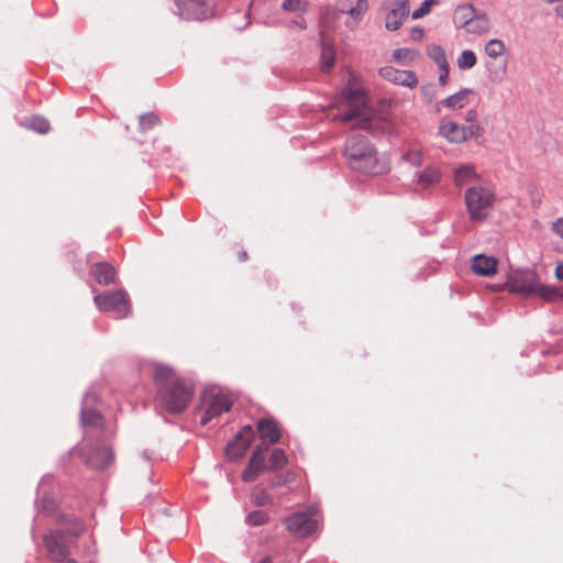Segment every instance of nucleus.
Returning <instances> with one entry per match:
<instances>
[{
  "mask_svg": "<svg viewBox=\"0 0 563 563\" xmlns=\"http://www.w3.org/2000/svg\"><path fill=\"white\" fill-rule=\"evenodd\" d=\"M153 380L157 406L173 415L181 413L187 409L195 394L192 379L178 375L168 365L156 364Z\"/></svg>",
  "mask_w": 563,
  "mask_h": 563,
  "instance_id": "1",
  "label": "nucleus"
},
{
  "mask_svg": "<svg viewBox=\"0 0 563 563\" xmlns=\"http://www.w3.org/2000/svg\"><path fill=\"white\" fill-rule=\"evenodd\" d=\"M344 156L352 169L367 175H380L388 169L367 137L361 134H354L346 140Z\"/></svg>",
  "mask_w": 563,
  "mask_h": 563,
  "instance_id": "2",
  "label": "nucleus"
},
{
  "mask_svg": "<svg viewBox=\"0 0 563 563\" xmlns=\"http://www.w3.org/2000/svg\"><path fill=\"white\" fill-rule=\"evenodd\" d=\"M344 100L347 110L340 114L343 122H354L353 128L376 133L383 121L373 114L372 110L366 106V97L361 89H349L344 92Z\"/></svg>",
  "mask_w": 563,
  "mask_h": 563,
  "instance_id": "3",
  "label": "nucleus"
},
{
  "mask_svg": "<svg viewBox=\"0 0 563 563\" xmlns=\"http://www.w3.org/2000/svg\"><path fill=\"white\" fill-rule=\"evenodd\" d=\"M464 201L472 222H482L495 202V192L485 186H472L465 190Z\"/></svg>",
  "mask_w": 563,
  "mask_h": 563,
  "instance_id": "4",
  "label": "nucleus"
},
{
  "mask_svg": "<svg viewBox=\"0 0 563 563\" xmlns=\"http://www.w3.org/2000/svg\"><path fill=\"white\" fill-rule=\"evenodd\" d=\"M232 406L233 400L228 395L214 389L205 390L201 394V408L203 410V415L200 418V424L207 426L223 412L230 411Z\"/></svg>",
  "mask_w": 563,
  "mask_h": 563,
  "instance_id": "5",
  "label": "nucleus"
},
{
  "mask_svg": "<svg viewBox=\"0 0 563 563\" xmlns=\"http://www.w3.org/2000/svg\"><path fill=\"white\" fill-rule=\"evenodd\" d=\"M316 515V508L309 507L305 511H297L286 517L284 523L286 529L296 538H308L312 536L318 529V523L314 518Z\"/></svg>",
  "mask_w": 563,
  "mask_h": 563,
  "instance_id": "6",
  "label": "nucleus"
},
{
  "mask_svg": "<svg viewBox=\"0 0 563 563\" xmlns=\"http://www.w3.org/2000/svg\"><path fill=\"white\" fill-rule=\"evenodd\" d=\"M483 128L478 123L461 125L451 120H442L439 124V134L450 143L460 144L472 139H478L483 134Z\"/></svg>",
  "mask_w": 563,
  "mask_h": 563,
  "instance_id": "7",
  "label": "nucleus"
},
{
  "mask_svg": "<svg viewBox=\"0 0 563 563\" xmlns=\"http://www.w3.org/2000/svg\"><path fill=\"white\" fill-rule=\"evenodd\" d=\"M43 543L48 558L53 562L59 563L70 558V547L75 541L68 539L64 530L57 529L45 533L43 536Z\"/></svg>",
  "mask_w": 563,
  "mask_h": 563,
  "instance_id": "8",
  "label": "nucleus"
},
{
  "mask_svg": "<svg viewBox=\"0 0 563 563\" xmlns=\"http://www.w3.org/2000/svg\"><path fill=\"white\" fill-rule=\"evenodd\" d=\"M96 306L106 312H114L118 318H125L130 312L128 294L124 290L106 291L93 297Z\"/></svg>",
  "mask_w": 563,
  "mask_h": 563,
  "instance_id": "9",
  "label": "nucleus"
},
{
  "mask_svg": "<svg viewBox=\"0 0 563 563\" xmlns=\"http://www.w3.org/2000/svg\"><path fill=\"white\" fill-rule=\"evenodd\" d=\"M175 4L185 20L203 21L213 16V8L206 0H175Z\"/></svg>",
  "mask_w": 563,
  "mask_h": 563,
  "instance_id": "10",
  "label": "nucleus"
},
{
  "mask_svg": "<svg viewBox=\"0 0 563 563\" xmlns=\"http://www.w3.org/2000/svg\"><path fill=\"white\" fill-rule=\"evenodd\" d=\"M255 431L251 424L244 426L241 431L225 446V455L229 460H238L242 457L249 450Z\"/></svg>",
  "mask_w": 563,
  "mask_h": 563,
  "instance_id": "11",
  "label": "nucleus"
},
{
  "mask_svg": "<svg viewBox=\"0 0 563 563\" xmlns=\"http://www.w3.org/2000/svg\"><path fill=\"white\" fill-rule=\"evenodd\" d=\"M96 401V395L93 393H87L82 399L80 410V422L85 430L92 429L99 431L103 428L104 420L99 410L91 407Z\"/></svg>",
  "mask_w": 563,
  "mask_h": 563,
  "instance_id": "12",
  "label": "nucleus"
},
{
  "mask_svg": "<svg viewBox=\"0 0 563 563\" xmlns=\"http://www.w3.org/2000/svg\"><path fill=\"white\" fill-rule=\"evenodd\" d=\"M538 276L532 272H520L508 279L509 292L520 295H534L538 284Z\"/></svg>",
  "mask_w": 563,
  "mask_h": 563,
  "instance_id": "13",
  "label": "nucleus"
},
{
  "mask_svg": "<svg viewBox=\"0 0 563 563\" xmlns=\"http://www.w3.org/2000/svg\"><path fill=\"white\" fill-rule=\"evenodd\" d=\"M350 0H339L336 3L338 10L342 13H347L350 19L346 20L345 24L350 30H354L358 26L364 14L368 10V2L366 0H355L354 5H349Z\"/></svg>",
  "mask_w": 563,
  "mask_h": 563,
  "instance_id": "14",
  "label": "nucleus"
},
{
  "mask_svg": "<svg viewBox=\"0 0 563 563\" xmlns=\"http://www.w3.org/2000/svg\"><path fill=\"white\" fill-rule=\"evenodd\" d=\"M379 75L384 79L408 88H415L418 85V77L412 70H400L391 66H385L379 69Z\"/></svg>",
  "mask_w": 563,
  "mask_h": 563,
  "instance_id": "15",
  "label": "nucleus"
},
{
  "mask_svg": "<svg viewBox=\"0 0 563 563\" xmlns=\"http://www.w3.org/2000/svg\"><path fill=\"white\" fill-rule=\"evenodd\" d=\"M260 439L263 445H272L279 442L282 430L279 423L273 418H261L256 423Z\"/></svg>",
  "mask_w": 563,
  "mask_h": 563,
  "instance_id": "16",
  "label": "nucleus"
},
{
  "mask_svg": "<svg viewBox=\"0 0 563 563\" xmlns=\"http://www.w3.org/2000/svg\"><path fill=\"white\" fill-rule=\"evenodd\" d=\"M409 14V0H396L386 14L385 26L388 31H397Z\"/></svg>",
  "mask_w": 563,
  "mask_h": 563,
  "instance_id": "17",
  "label": "nucleus"
},
{
  "mask_svg": "<svg viewBox=\"0 0 563 563\" xmlns=\"http://www.w3.org/2000/svg\"><path fill=\"white\" fill-rule=\"evenodd\" d=\"M114 459L111 446L101 444L92 448L87 457V464L95 470H103L109 466Z\"/></svg>",
  "mask_w": 563,
  "mask_h": 563,
  "instance_id": "18",
  "label": "nucleus"
},
{
  "mask_svg": "<svg viewBox=\"0 0 563 563\" xmlns=\"http://www.w3.org/2000/svg\"><path fill=\"white\" fill-rule=\"evenodd\" d=\"M57 523L65 526V536L71 538L73 541L80 537L85 530L86 526L81 518L69 515V514H58L56 517Z\"/></svg>",
  "mask_w": 563,
  "mask_h": 563,
  "instance_id": "19",
  "label": "nucleus"
},
{
  "mask_svg": "<svg viewBox=\"0 0 563 563\" xmlns=\"http://www.w3.org/2000/svg\"><path fill=\"white\" fill-rule=\"evenodd\" d=\"M90 273L95 280L103 286L115 283V268L108 262H99L91 266Z\"/></svg>",
  "mask_w": 563,
  "mask_h": 563,
  "instance_id": "20",
  "label": "nucleus"
},
{
  "mask_svg": "<svg viewBox=\"0 0 563 563\" xmlns=\"http://www.w3.org/2000/svg\"><path fill=\"white\" fill-rule=\"evenodd\" d=\"M52 477L45 476L42 478L37 488L36 506L41 511L46 514H54L57 509L56 500L53 495L45 492V485L52 482Z\"/></svg>",
  "mask_w": 563,
  "mask_h": 563,
  "instance_id": "21",
  "label": "nucleus"
},
{
  "mask_svg": "<svg viewBox=\"0 0 563 563\" xmlns=\"http://www.w3.org/2000/svg\"><path fill=\"white\" fill-rule=\"evenodd\" d=\"M492 23L488 14L484 11H478L476 15L463 29L467 34L483 35L490 31Z\"/></svg>",
  "mask_w": 563,
  "mask_h": 563,
  "instance_id": "22",
  "label": "nucleus"
},
{
  "mask_svg": "<svg viewBox=\"0 0 563 563\" xmlns=\"http://www.w3.org/2000/svg\"><path fill=\"white\" fill-rule=\"evenodd\" d=\"M472 269L481 276H492L497 272V260L483 254L475 255L472 260Z\"/></svg>",
  "mask_w": 563,
  "mask_h": 563,
  "instance_id": "23",
  "label": "nucleus"
},
{
  "mask_svg": "<svg viewBox=\"0 0 563 563\" xmlns=\"http://www.w3.org/2000/svg\"><path fill=\"white\" fill-rule=\"evenodd\" d=\"M477 10L471 3H462L456 5L453 12V23L456 29L463 30L465 25L476 15Z\"/></svg>",
  "mask_w": 563,
  "mask_h": 563,
  "instance_id": "24",
  "label": "nucleus"
},
{
  "mask_svg": "<svg viewBox=\"0 0 563 563\" xmlns=\"http://www.w3.org/2000/svg\"><path fill=\"white\" fill-rule=\"evenodd\" d=\"M478 178L475 166L472 164L460 165L454 168L453 181L455 187L461 188Z\"/></svg>",
  "mask_w": 563,
  "mask_h": 563,
  "instance_id": "25",
  "label": "nucleus"
},
{
  "mask_svg": "<svg viewBox=\"0 0 563 563\" xmlns=\"http://www.w3.org/2000/svg\"><path fill=\"white\" fill-rule=\"evenodd\" d=\"M442 174L435 166H428L421 173L418 174L417 184L422 188L427 189L438 183H440Z\"/></svg>",
  "mask_w": 563,
  "mask_h": 563,
  "instance_id": "26",
  "label": "nucleus"
},
{
  "mask_svg": "<svg viewBox=\"0 0 563 563\" xmlns=\"http://www.w3.org/2000/svg\"><path fill=\"white\" fill-rule=\"evenodd\" d=\"M474 95V90L471 88H465L460 90L459 92L449 96L448 98L441 101V104L451 109H462L468 103V97Z\"/></svg>",
  "mask_w": 563,
  "mask_h": 563,
  "instance_id": "27",
  "label": "nucleus"
},
{
  "mask_svg": "<svg viewBox=\"0 0 563 563\" xmlns=\"http://www.w3.org/2000/svg\"><path fill=\"white\" fill-rule=\"evenodd\" d=\"M534 295H538L544 301L549 302L555 301L556 299L563 297V292L559 287L552 285H543L539 280L536 287Z\"/></svg>",
  "mask_w": 563,
  "mask_h": 563,
  "instance_id": "28",
  "label": "nucleus"
},
{
  "mask_svg": "<svg viewBox=\"0 0 563 563\" xmlns=\"http://www.w3.org/2000/svg\"><path fill=\"white\" fill-rule=\"evenodd\" d=\"M267 445L258 444L254 448L252 455L249 460V464L252 467H256L262 472H268L267 463H265V452L267 451Z\"/></svg>",
  "mask_w": 563,
  "mask_h": 563,
  "instance_id": "29",
  "label": "nucleus"
},
{
  "mask_svg": "<svg viewBox=\"0 0 563 563\" xmlns=\"http://www.w3.org/2000/svg\"><path fill=\"white\" fill-rule=\"evenodd\" d=\"M287 463L288 457L286 452L283 449H274L267 463V470L268 472L276 471L284 467Z\"/></svg>",
  "mask_w": 563,
  "mask_h": 563,
  "instance_id": "30",
  "label": "nucleus"
},
{
  "mask_svg": "<svg viewBox=\"0 0 563 563\" xmlns=\"http://www.w3.org/2000/svg\"><path fill=\"white\" fill-rule=\"evenodd\" d=\"M25 125L41 134H45L49 131V122L40 115H32L30 118H25Z\"/></svg>",
  "mask_w": 563,
  "mask_h": 563,
  "instance_id": "31",
  "label": "nucleus"
},
{
  "mask_svg": "<svg viewBox=\"0 0 563 563\" xmlns=\"http://www.w3.org/2000/svg\"><path fill=\"white\" fill-rule=\"evenodd\" d=\"M161 123V119L154 112H147L139 118V129L141 132H146L157 126Z\"/></svg>",
  "mask_w": 563,
  "mask_h": 563,
  "instance_id": "32",
  "label": "nucleus"
},
{
  "mask_svg": "<svg viewBox=\"0 0 563 563\" xmlns=\"http://www.w3.org/2000/svg\"><path fill=\"white\" fill-rule=\"evenodd\" d=\"M477 63L475 53L471 49H464L457 57L456 65L460 69L466 70L473 68Z\"/></svg>",
  "mask_w": 563,
  "mask_h": 563,
  "instance_id": "33",
  "label": "nucleus"
},
{
  "mask_svg": "<svg viewBox=\"0 0 563 563\" xmlns=\"http://www.w3.org/2000/svg\"><path fill=\"white\" fill-rule=\"evenodd\" d=\"M309 2L307 0H284L282 9L286 12L306 13L308 11Z\"/></svg>",
  "mask_w": 563,
  "mask_h": 563,
  "instance_id": "34",
  "label": "nucleus"
},
{
  "mask_svg": "<svg viewBox=\"0 0 563 563\" xmlns=\"http://www.w3.org/2000/svg\"><path fill=\"white\" fill-rule=\"evenodd\" d=\"M506 51L505 43L501 40L493 38L489 40L485 45V53L490 58L500 57Z\"/></svg>",
  "mask_w": 563,
  "mask_h": 563,
  "instance_id": "35",
  "label": "nucleus"
},
{
  "mask_svg": "<svg viewBox=\"0 0 563 563\" xmlns=\"http://www.w3.org/2000/svg\"><path fill=\"white\" fill-rule=\"evenodd\" d=\"M418 56V52L411 48H397L393 52V58L398 63H410Z\"/></svg>",
  "mask_w": 563,
  "mask_h": 563,
  "instance_id": "36",
  "label": "nucleus"
},
{
  "mask_svg": "<svg viewBox=\"0 0 563 563\" xmlns=\"http://www.w3.org/2000/svg\"><path fill=\"white\" fill-rule=\"evenodd\" d=\"M269 517L264 510H254L246 516V523L252 527H260L268 521Z\"/></svg>",
  "mask_w": 563,
  "mask_h": 563,
  "instance_id": "37",
  "label": "nucleus"
},
{
  "mask_svg": "<svg viewBox=\"0 0 563 563\" xmlns=\"http://www.w3.org/2000/svg\"><path fill=\"white\" fill-rule=\"evenodd\" d=\"M428 55L438 65V67L449 64L445 51L440 45H432L428 49Z\"/></svg>",
  "mask_w": 563,
  "mask_h": 563,
  "instance_id": "38",
  "label": "nucleus"
},
{
  "mask_svg": "<svg viewBox=\"0 0 563 563\" xmlns=\"http://www.w3.org/2000/svg\"><path fill=\"white\" fill-rule=\"evenodd\" d=\"M402 159L412 166H420L423 161L422 151L418 147L408 150L404 155Z\"/></svg>",
  "mask_w": 563,
  "mask_h": 563,
  "instance_id": "39",
  "label": "nucleus"
},
{
  "mask_svg": "<svg viewBox=\"0 0 563 563\" xmlns=\"http://www.w3.org/2000/svg\"><path fill=\"white\" fill-rule=\"evenodd\" d=\"M439 3L440 0H424L421 3V5L412 12L411 18L413 20L423 18L424 15L430 13L433 5H437Z\"/></svg>",
  "mask_w": 563,
  "mask_h": 563,
  "instance_id": "40",
  "label": "nucleus"
},
{
  "mask_svg": "<svg viewBox=\"0 0 563 563\" xmlns=\"http://www.w3.org/2000/svg\"><path fill=\"white\" fill-rule=\"evenodd\" d=\"M321 59H322V62H321L322 71H324V73L330 71V69L332 68V66L334 64V52L332 51V48H324L322 51Z\"/></svg>",
  "mask_w": 563,
  "mask_h": 563,
  "instance_id": "41",
  "label": "nucleus"
},
{
  "mask_svg": "<svg viewBox=\"0 0 563 563\" xmlns=\"http://www.w3.org/2000/svg\"><path fill=\"white\" fill-rule=\"evenodd\" d=\"M260 470L256 467H252L250 464H247L246 468L242 473V481L245 483H251L255 481L260 474Z\"/></svg>",
  "mask_w": 563,
  "mask_h": 563,
  "instance_id": "42",
  "label": "nucleus"
},
{
  "mask_svg": "<svg viewBox=\"0 0 563 563\" xmlns=\"http://www.w3.org/2000/svg\"><path fill=\"white\" fill-rule=\"evenodd\" d=\"M292 478L294 477H292V474L290 472H288L285 475L276 476L275 478L272 479L271 487L275 488V487L285 486L288 483H290L292 481Z\"/></svg>",
  "mask_w": 563,
  "mask_h": 563,
  "instance_id": "43",
  "label": "nucleus"
},
{
  "mask_svg": "<svg viewBox=\"0 0 563 563\" xmlns=\"http://www.w3.org/2000/svg\"><path fill=\"white\" fill-rule=\"evenodd\" d=\"M421 93L428 103H431L434 98V85L428 84L421 87Z\"/></svg>",
  "mask_w": 563,
  "mask_h": 563,
  "instance_id": "44",
  "label": "nucleus"
},
{
  "mask_svg": "<svg viewBox=\"0 0 563 563\" xmlns=\"http://www.w3.org/2000/svg\"><path fill=\"white\" fill-rule=\"evenodd\" d=\"M439 69H440L439 84L441 86H445L449 82V74H450L449 64H445L444 66H440Z\"/></svg>",
  "mask_w": 563,
  "mask_h": 563,
  "instance_id": "45",
  "label": "nucleus"
},
{
  "mask_svg": "<svg viewBox=\"0 0 563 563\" xmlns=\"http://www.w3.org/2000/svg\"><path fill=\"white\" fill-rule=\"evenodd\" d=\"M410 37L415 42H420L424 37V30L420 26H413L410 32Z\"/></svg>",
  "mask_w": 563,
  "mask_h": 563,
  "instance_id": "46",
  "label": "nucleus"
},
{
  "mask_svg": "<svg viewBox=\"0 0 563 563\" xmlns=\"http://www.w3.org/2000/svg\"><path fill=\"white\" fill-rule=\"evenodd\" d=\"M253 501L257 506H264L269 503V498L264 492H260L253 495Z\"/></svg>",
  "mask_w": 563,
  "mask_h": 563,
  "instance_id": "47",
  "label": "nucleus"
},
{
  "mask_svg": "<svg viewBox=\"0 0 563 563\" xmlns=\"http://www.w3.org/2000/svg\"><path fill=\"white\" fill-rule=\"evenodd\" d=\"M552 231L561 239H563V218H559L553 222Z\"/></svg>",
  "mask_w": 563,
  "mask_h": 563,
  "instance_id": "48",
  "label": "nucleus"
},
{
  "mask_svg": "<svg viewBox=\"0 0 563 563\" xmlns=\"http://www.w3.org/2000/svg\"><path fill=\"white\" fill-rule=\"evenodd\" d=\"M476 119H477V111L475 109L468 110L466 115H465V120L470 124H472V123H478Z\"/></svg>",
  "mask_w": 563,
  "mask_h": 563,
  "instance_id": "49",
  "label": "nucleus"
},
{
  "mask_svg": "<svg viewBox=\"0 0 563 563\" xmlns=\"http://www.w3.org/2000/svg\"><path fill=\"white\" fill-rule=\"evenodd\" d=\"M292 24L298 26L301 30L306 29V22H305L303 18H301V16L292 20Z\"/></svg>",
  "mask_w": 563,
  "mask_h": 563,
  "instance_id": "50",
  "label": "nucleus"
},
{
  "mask_svg": "<svg viewBox=\"0 0 563 563\" xmlns=\"http://www.w3.org/2000/svg\"><path fill=\"white\" fill-rule=\"evenodd\" d=\"M555 277L559 280H563V264H558L555 267Z\"/></svg>",
  "mask_w": 563,
  "mask_h": 563,
  "instance_id": "51",
  "label": "nucleus"
},
{
  "mask_svg": "<svg viewBox=\"0 0 563 563\" xmlns=\"http://www.w3.org/2000/svg\"><path fill=\"white\" fill-rule=\"evenodd\" d=\"M238 258L240 262H246L249 260V254L246 251L242 250L238 253Z\"/></svg>",
  "mask_w": 563,
  "mask_h": 563,
  "instance_id": "52",
  "label": "nucleus"
},
{
  "mask_svg": "<svg viewBox=\"0 0 563 563\" xmlns=\"http://www.w3.org/2000/svg\"><path fill=\"white\" fill-rule=\"evenodd\" d=\"M59 563H78L77 561H75L74 559H66L64 562H59Z\"/></svg>",
  "mask_w": 563,
  "mask_h": 563,
  "instance_id": "53",
  "label": "nucleus"
},
{
  "mask_svg": "<svg viewBox=\"0 0 563 563\" xmlns=\"http://www.w3.org/2000/svg\"><path fill=\"white\" fill-rule=\"evenodd\" d=\"M260 563H273L269 558H264Z\"/></svg>",
  "mask_w": 563,
  "mask_h": 563,
  "instance_id": "54",
  "label": "nucleus"
}]
</instances>
